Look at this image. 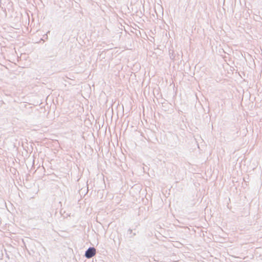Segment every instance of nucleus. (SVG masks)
I'll list each match as a JSON object with an SVG mask.
<instances>
[{"mask_svg": "<svg viewBox=\"0 0 262 262\" xmlns=\"http://www.w3.org/2000/svg\"><path fill=\"white\" fill-rule=\"evenodd\" d=\"M96 254V249L94 247H90L85 252V256L87 258H91Z\"/></svg>", "mask_w": 262, "mask_h": 262, "instance_id": "1", "label": "nucleus"}, {"mask_svg": "<svg viewBox=\"0 0 262 262\" xmlns=\"http://www.w3.org/2000/svg\"><path fill=\"white\" fill-rule=\"evenodd\" d=\"M128 231H129L130 233H131V232H132V230H131V229H129V230H128Z\"/></svg>", "mask_w": 262, "mask_h": 262, "instance_id": "2", "label": "nucleus"}]
</instances>
